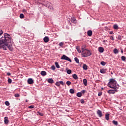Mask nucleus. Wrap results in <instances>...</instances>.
Segmentation results:
<instances>
[{"mask_svg": "<svg viewBox=\"0 0 126 126\" xmlns=\"http://www.w3.org/2000/svg\"><path fill=\"white\" fill-rule=\"evenodd\" d=\"M70 25H71V23H70Z\"/></svg>", "mask_w": 126, "mask_h": 126, "instance_id": "obj_60", "label": "nucleus"}, {"mask_svg": "<svg viewBox=\"0 0 126 126\" xmlns=\"http://www.w3.org/2000/svg\"><path fill=\"white\" fill-rule=\"evenodd\" d=\"M8 82L9 84H10V83H11L12 82V80H11V79H10V78H8Z\"/></svg>", "mask_w": 126, "mask_h": 126, "instance_id": "obj_38", "label": "nucleus"}, {"mask_svg": "<svg viewBox=\"0 0 126 126\" xmlns=\"http://www.w3.org/2000/svg\"><path fill=\"white\" fill-rule=\"evenodd\" d=\"M26 102H28V100L27 99L26 100Z\"/></svg>", "mask_w": 126, "mask_h": 126, "instance_id": "obj_56", "label": "nucleus"}, {"mask_svg": "<svg viewBox=\"0 0 126 126\" xmlns=\"http://www.w3.org/2000/svg\"><path fill=\"white\" fill-rule=\"evenodd\" d=\"M20 18L22 19V18H24V15L23 14H20Z\"/></svg>", "mask_w": 126, "mask_h": 126, "instance_id": "obj_37", "label": "nucleus"}, {"mask_svg": "<svg viewBox=\"0 0 126 126\" xmlns=\"http://www.w3.org/2000/svg\"><path fill=\"white\" fill-rule=\"evenodd\" d=\"M100 64H101V65H106V62L102 61L100 62Z\"/></svg>", "mask_w": 126, "mask_h": 126, "instance_id": "obj_34", "label": "nucleus"}, {"mask_svg": "<svg viewBox=\"0 0 126 126\" xmlns=\"http://www.w3.org/2000/svg\"><path fill=\"white\" fill-rule=\"evenodd\" d=\"M23 12H24V13H27V10H26V9H23Z\"/></svg>", "mask_w": 126, "mask_h": 126, "instance_id": "obj_49", "label": "nucleus"}, {"mask_svg": "<svg viewBox=\"0 0 126 126\" xmlns=\"http://www.w3.org/2000/svg\"><path fill=\"white\" fill-rule=\"evenodd\" d=\"M102 94H103V93L102 92H100L98 94V96H102Z\"/></svg>", "mask_w": 126, "mask_h": 126, "instance_id": "obj_43", "label": "nucleus"}, {"mask_svg": "<svg viewBox=\"0 0 126 126\" xmlns=\"http://www.w3.org/2000/svg\"><path fill=\"white\" fill-rule=\"evenodd\" d=\"M83 68L84 70H87V69H88L87 65H86V64H83Z\"/></svg>", "mask_w": 126, "mask_h": 126, "instance_id": "obj_19", "label": "nucleus"}, {"mask_svg": "<svg viewBox=\"0 0 126 126\" xmlns=\"http://www.w3.org/2000/svg\"><path fill=\"white\" fill-rule=\"evenodd\" d=\"M66 84H67V85H68V86H69L70 85H71V82L70 81H67L66 82Z\"/></svg>", "mask_w": 126, "mask_h": 126, "instance_id": "obj_30", "label": "nucleus"}, {"mask_svg": "<svg viewBox=\"0 0 126 126\" xmlns=\"http://www.w3.org/2000/svg\"><path fill=\"white\" fill-rule=\"evenodd\" d=\"M114 90H109L108 93L109 94H115V92H118V89H114Z\"/></svg>", "mask_w": 126, "mask_h": 126, "instance_id": "obj_7", "label": "nucleus"}, {"mask_svg": "<svg viewBox=\"0 0 126 126\" xmlns=\"http://www.w3.org/2000/svg\"><path fill=\"white\" fill-rule=\"evenodd\" d=\"M59 45L60 46V47H63V43L60 42Z\"/></svg>", "mask_w": 126, "mask_h": 126, "instance_id": "obj_47", "label": "nucleus"}, {"mask_svg": "<svg viewBox=\"0 0 126 126\" xmlns=\"http://www.w3.org/2000/svg\"><path fill=\"white\" fill-rule=\"evenodd\" d=\"M69 92L71 94H74V90H73V89H71L69 90Z\"/></svg>", "mask_w": 126, "mask_h": 126, "instance_id": "obj_29", "label": "nucleus"}, {"mask_svg": "<svg viewBox=\"0 0 126 126\" xmlns=\"http://www.w3.org/2000/svg\"><path fill=\"white\" fill-rule=\"evenodd\" d=\"M51 69H52V70H55V69H56V66H55V65H52L51 66Z\"/></svg>", "mask_w": 126, "mask_h": 126, "instance_id": "obj_42", "label": "nucleus"}, {"mask_svg": "<svg viewBox=\"0 0 126 126\" xmlns=\"http://www.w3.org/2000/svg\"><path fill=\"white\" fill-rule=\"evenodd\" d=\"M43 40L45 43H48V42H49V37L48 36H45L43 38Z\"/></svg>", "mask_w": 126, "mask_h": 126, "instance_id": "obj_16", "label": "nucleus"}, {"mask_svg": "<svg viewBox=\"0 0 126 126\" xmlns=\"http://www.w3.org/2000/svg\"><path fill=\"white\" fill-rule=\"evenodd\" d=\"M81 94H84L85 93V90H83L81 92Z\"/></svg>", "mask_w": 126, "mask_h": 126, "instance_id": "obj_52", "label": "nucleus"}, {"mask_svg": "<svg viewBox=\"0 0 126 126\" xmlns=\"http://www.w3.org/2000/svg\"><path fill=\"white\" fill-rule=\"evenodd\" d=\"M111 74H113V72H111Z\"/></svg>", "mask_w": 126, "mask_h": 126, "instance_id": "obj_59", "label": "nucleus"}, {"mask_svg": "<svg viewBox=\"0 0 126 126\" xmlns=\"http://www.w3.org/2000/svg\"><path fill=\"white\" fill-rule=\"evenodd\" d=\"M71 21L72 23H74L75 24L77 23L76 19L74 17H72L71 18Z\"/></svg>", "mask_w": 126, "mask_h": 126, "instance_id": "obj_10", "label": "nucleus"}, {"mask_svg": "<svg viewBox=\"0 0 126 126\" xmlns=\"http://www.w3.org/2000/svg\"><path fill=\"white\" fill-rule=\"evenodd\" d=\"M62 71H63V69H62Z\"/></svg>", "mask_w": 126, "mask_h": 126, "instance_id": "obj_57", "label": "nucleus"}, {"mask_svg": "<svg viewBox=\"0 0 126 126\" xmlns=\"http://www.w3.org/2000/svg\"><path fill=\"white\" fill-rule=\"evenodd\" d=\"M4 123L5 125H7L9 123V121L8 120V117H4Z\"/></svg>", "mask_w": 126, "mask_h": 126, "instance_id": "obj_9", "label": "nucleus"}, {"mask_svg": "<svg viewBox=\"0 0 126 126\" xmlns=\"http://www.w3.org/2000/svg\"><path fill=\"white\" fill-rule=\"evenodd\" d=\"M83 82L85 86H87V80L86 79H84L83 80Z\"/></svg>", "mask_w": 126, "mask_h": 126, "instance_id": "obj_21", "label": "nucleus"}, {"mask_svg": "<svg viewBox=\"0 0 126 126\" xmlns=\"http://www.w3.org/2000/svg\"><path fill=\"white\" fill-rule=\"evenodd\" d=\"M72 77L75 79V80H77V79H78V76H77V75H76V74H73Z\"/></svg>", "mask_w": 126, "mask_h": 126, "instance_id": "obj_17", "label": "nucleus"}, {"mask_svg": "<svg viewBox=\"0 0 126 126\" xmlns=\"http://www.w3.org/2000/svg\"><path fill=\"white\" fill-rule=\"evenodd\" d=\"M96 114L97 116L99 117V118H102V117L103 116V113H102V111H101V110L99 109L97 110Z\"/></svg>", "mask_w": 126, "mask_h": 126, "instance_id": "obj_8", "label": "nucleus"}, {"mask_svg": "<svg viewBox=\"0 0 126 126\" xmlns=\"http://www.w3.org/2000/svg\"><path fill=\"white\" fill-rule=\"evenodd\" d=\"M107 86L110 87V88H112L113 89H119L120 86L117 83V81L115 80L114 79H110L109 82L107 84Z\"/></svg>", "mask_w": 126, "mask_h": 126, "instance_id": "obj_2", "label": "nucleus"}, {"mask_svg": "<svg viewBox=\"0 0 126 126\" xmlns=\"http://www.w3.org/2000/svg\"><path fill=\"white\" fill-rule=\"evenodd\" d=\"M113 52L115 54H117L119 53V51L117 48H115L113 50Z\"/></svg>", "mask_w": 126, "mask_h": 126, "instance_id": "obj_26", "label": "nucleus"}, {"mask_svg": "<svg viewBox=\"0 0 126 126\" xmlns=\"http://www.w3.org/2000/svg\"><path fill=\"white\" fill-rule=\"evenodd\" d=\"M55 85H56V86L60 87V82H56L55 83Z\"/></svg>", "mask_w": 126, "mask_h": 126, "instance_id": "obj_40", "label": "nucleus"}, {"mask_svg": "<svg viewBox=\"0 0 126 126\" xmlns=\"http://www.w3.org/2000/svg\"><path fill=\"white\" fill-rule=\"evenodd\" d=\"M86 48V45H84L82 46V47H81L82 52L83 51H85V50H87Z\"/></svg>", "mask_w": 126, "mask_h": 126, "instance_id": "obj_23", "label": "nucleus"}, {"mask_svg": "<svg viewBox=\"0 0 126 126\" xmlns=\"http://www.w3.org/2000/svg\"><path fill=\"white\" fill-rule=\"evenodd\" d=\"M59 83H60V84H61V85H63L64 84L63 83V81H60V82H59Z\"/></svg>", "mask_w": 126, "mask_h": 126, "instance_id": "obj_45", "label": "nucleus"}, {"mask_svg": "<svg viewBox=\"0 0 126 126\" xmlns=\"http://www.w3.org/2000/svg\"><path fill=\"white\" fill-rule=\"evenodd\" d=\"M55 64L57 68H60V65L59 64V63L55 62Z\"/></svg>", "mask_w": 126, "mask_h": 126, "instance_id": "obj_28", "label": "nucleus"}, {"mask_svg": "<svg viewBox=\"0 0 126 126\" xmlns=\"http://www.w3.org/2000/svg\"><path fill=\"white\" fill-rule=\"evenodd\" d=\"M28 83L29 84H33L34 83V81H33L32 78H29L28 80Z\"/></svg>", "mask_w": 126, "mask_h": 126, "instance_id": "obj_11", "label": "nucleus"}, {"mask_svg": "<svg viewBox=\"0 0 126 126\" xmlns=\"http://www.w3.org/2000/svg\"><path fill=\"white\" fill-rule=\"evenodd\" d=\"M47 82L48 83H50L52 84L54 83V80L52 78H49L47 80Z\"/></svg>", "mask_w": 126, "mask_h": 126, "instance_id": "obj_14", "label": "nucleus"}, {"mask_svg": "<svg viewBox=\"0 0 126 126\" xmlns=\"http://www.w3.org/2000/svg\"><path fill=\"white\" fill-rule=\"evenodd\" d=\"M113 28L116 30H118V28H119V26H118V25H114L113 26Z\"/></svg>", "mask_w": 126, "mask_h": 126, "instance_id": "obj_31", "label": "nucleus"}, {"mask_svg": "<svg viewBox=\"0 0 126 126\" xmlns=\"http://www.w3.org/2000/svg\"><path fill=\"white\" fill-rule=\"evenodd\" d=\"M100 73H106V72H107V69H105V68H101L100 70Z\"/></svg>", "mask_w": 126, "mask_h": 126, "instance_id": "obj_12", "label": "nucleus"}, {"mask_svg": "<svg viewBox=\"0 0 126 126\" xmlns=\"http://www.w3.org/2000/svg\"><path fill=\"white\" fill-rule=\"evenodd\" d=\"M87 35L88 36H89V37H91V36H92V31L91 30L88 31Z\"/></svg>", "mask_w": 126, "mask_h": 126, "instance_id": "obj_15", "label": "nucleus"}, {"mask_svg": "<svg viewBox=\"0 0 126 126\" xmlns=\"http://www.w3.org/2000/svg\"><path fill=\"white\" fill-rule=\"evenodd\" d=\"M121 60H122V61H123L124 62H125V61H126V57H125V56H122V57H121Z\"/></svg>", "mask_w": 126, "mask_h": 126, "instance_id": "obj_35", "label": "nucleus"}, {"mask_svg": "<svg viewBox=\"0 0 126 126\" xmlns=\"http://www.w3.org/2000/svg\"><path fill=\"white\" fill-rule=\"evenodd\" d=\"M37 114H38V115H39V116H41V117H43V116H44V114H43V113L39 111L37 112Z\"/></svg>", "mask_w": 126, "mask_h": 126, "instance_id": "obj_33", "label": "nucleus"}, {"mask_svg": "<svg viewBox=\"0 0 126 126\" xmlns=\"http://www.w3.org/2000/svg\"><path fill=\"white\" fill-rule=\"evenodd\" d=\"M109 116L110 114L109 113L105 114V120H106V121H109V120H110Z\"/></svg>", "mask_w": 126, "mask_h": 126, "instance_id": "obj_20", "label": "nucleus"}, {"mask_svg": "<svg viewBox=\"0 0 126 126\" xmlns=\"http://www.w3.org/2000/svg\"><path fill=\"white\" fill-rule=\"evenodd\" d=\"M121 51L122 54H123L124 53V50H123V49H121Z\"/></svg>", "mask_w": 126, "mask_h": 126, "instance_id": "obj_55", "label": "nucleus"}, {"mask_svg": "<svg viewBox=\"0 0 126 126\" xmlns=\"http://www.w3.org/2000/svg\"><path fill=\"white\" fill-rule=\"evenodd\" d=\"M112 123L113 125H115V126H118V121H117L113 120L112 121Z\"/></svg>", "mask_w": 126, "mask_h": 126, "instance_id": "obj_27", "label": "nucleus"}, {"mask_svg": "<svg viewBox=\"0 0 126 126\" xmlns=\"http://www.w3.org/2000/svg\"><path fill=\"white\" fill-rule=\"evenodd\" d=\"M86 1V3H87V4H90V3H91V1H90L89 0H85Z\"/></svg>", "mask_w": 126, "mask_h": 126, "instance_id": "obj_32", "label": "nucleus"}, {"mask_svg": "<svg viewBox=\"0 0 126 126\" xmlns=\"http://www.w3.org/2000/svg\"><path fill=\"white\" fill-rule=\"evenodd\" d=\"M118 40H122V37L121 36V35H119L118 37Z\"/></svg>", "mask_w": 126, "mask_h": 126, "instance_id": "obj_51", "label": "nucleus"}, {"mask_svg": "<svg viewBox=\"0 0 126 126\" xmlns=\"http://www.w3.org/2000/svg\"><path fill=\"white\" fill-rule=\"evenodd\" d=\"M74 61L77 63H79V60L78 59V58H77V57H75L74 58Z\"/></svg>", "mask_w": 126, "mask_h": 126, "instance_id": "obj_24", "label": "nucleus"}, {"mask_svg": "<svg viewBox=\"0 0 126 126\" xmlns=\"http://www.w3.org/2000/svg\"><path fill=\"white\" fill-rule=\"evenodd\" d=\"M110 39L112 40V41H115V38L112 36H110Z\"/></svg>", "mask_w": 126, "mask_h": 126, "instance_id": "obj_50", "label": "nucleus"}, {"mask_svg": "<svg viewBox=\"0 0 126 126\" xmlns=\"http://www.w3.org/2000/svg\"><path fill=\"white\" fill-rule=\"evenodd\" d=\"M109 34H110L111 35H113L114 34V32L113 31L110 32Z\"/></svg>", "mask_w": 126, "mask_h": 126, "instance_id": "obj_53", "label": "nucleus"}, {"mask_svg": "<svg viewBox=\"0 0 126 126\" xmlns=\"http://www.w3.org/2000/svg\"><path fill=\"white\" fill-rule=\"evenodd\" d=\"M76 96L77 97H81V96H82V94H81V92H78L77 93Z\"/></svg>", "mask_w": 126, "mask_h": 126, "instance_id": "obj_25", "label": "nucleus"}, {"mask_svg": "<svg viewBox=\"0 0 126 126\" xmlns=\"http://www.w3.org/2000/svg\"><path fill=\"white\" fill-rule=\"evenodd\" d=\"M2 39L4 40V41L7 44V48L9 49V51H13L12 44H11V40H12V38L10 37V35L8 33H5L4 37H3Z\"/></svg>", "mask_w": 126, "mask_h": 126, "instance_id": "obj_1", "label": "nucleus"}, {"mask_svg": "<svg viewBox=\"0 0 126 126\" xmlns=\"http://www.w3.org/2000/svg\"><path fill=\"white\" fill-rule=\"evenodd\" d=\"M34 107L35 106L34 105H31V106H29V108L30 109H33V108H34Z\"/></svg>", "mask_w": 126, "mask_h": 126, "instance_id": "obj_48", "label": "nucleus"}, {"mask_svg": "<svg viewBox=\"0 0 126 126\" xmlns=\"http://www.w3.org/2000/svg\"><path fill=\"white\" fill-rule=\"evenodd\" d=\"M75 48L79 54H82V51H81V50H80V48H79V46H76Z\"/></svg>", "mask_w": 126, "mask_h": 126, "instance_id": "obj_13", "label": "nucleus"}, {"mask_svg": "<svg viewBox=\"0 0 126 126\" xmlns=\"http://www.w3.org/2000/svg\"><path fill=\"white\" fill-rule=\"evenodd\" d=\"M103 43H105V40H103Z\"/></svg>", "mask_w": 126, "mask_h": 126, "instance_id": "obj_58", "label": "nucleus"}, {"mask_svg": "<svg viewBox=\"0 0 126 126\" xmlns=\"http://www.w3.org/2000/svg\"><path fill=\"white\" fill-rule=\"evenodd\" d=\"M7 75H8V76H9L11 75V73H10V72H8V73H7Z\"/></svg>", "mask_w": 126, "mask_h": 126, "instance_id": "obj_54", "label": "nucleus"}, {"mask_svg": "<svg viewBox=\"0 0 126 126\" xmlns=\"http://www.w3.org/2000/svg\"><path fill=\"white\" fill-rule=\"evenodd\" d=\"M6 47L7 48V44L5 42L4 40L0 39V49H3L4 51H6Z\"/></svg>", "mask_w": 126, "mask_h": 126, "instance_id": "obj_5", "label": "nucleus"}, {"mask_svg": "<svg viewBox=\"0 0 126 126\" xmlns=\"http://www.w3.org/2000/svg\"><path fill=\"white\" fill-rule=\"evenodd\" d=\"M15 97H16V98H18L19 97H20V95L18 94H14Z\"/></svg>", "mask_w": 126, "mask_h": 126, "instance_id": "obj_36", "label": "nucleus"}, {"mask_svg": "<svg viewBox=\"0 0 126 126\" xmlns=\"http://www.w3.org/2000/svg\"><path fill=\"white\" fill-rule=\"evenodd\" d=\"M98 51L99 53H103L104 52V48L100 47L98 48Z\"/></svg>", "mask_w": 126, "mask_h": 126, "instance_id": "obj_18", "label": "nucleus"}, {"mask_svg": "<svg viewBox=\"0 0 126 126\" xmlns=\"http://www.w3.org/2000/svg\"><path fill=\"white\" fill-rule=\"evenodd\" d=\"M40 74H41V75H42V76H45L47 75V72H46V71H42L40 73Z\"/></svg>", "mask_w": 126, "mask_h": 126, "instance_id": "obj_22", "label": "nucleus"}, {"mask_svg": "<svg viewBox=\"0 0 126 126\" xmlns=\"http://www.w3.org/2000/svg\"><path fill=\"white\" fill-rule=\"evenodd\" d=\"M80 102L81 103V104H84L85 103L84 100L83 99H81Z\"/></svg>", "mask_w": 126, "mask_h": 126, "instance_id": "obj_44", "label": "nucleus"}, {"mask_svg": "<svg viewBox=\"0 0 126 126\" xmlns=\"http://www.w3.org/2000/svg\"><path fill=\"white\" fill-rule=\"evenodd\" d=\"M61 60H64L65 61H68V62H70V63H71V60L68 58V57L63 55V56L61 57Z\"/></svg>", "mask_w": 126, "mask_h": 126, "instance_id": "obj_6", "label": "nucleus"}, {"mask_svg": "<svg viewBox=\"0 0 126 126\" xmlns=\"http://www.w3.org/2000/svg\"><path fill=\"white\" fill-rule=\"evenodd\" d=\"M41 3V4H43V5H44V6L50 8L51 10H54V7H53V4H52V3L48 1H45L44 0H42V1Z\"/></svg>", "mask_w": 126, "mask_h": 126, "instance_id": "obj_3", "label": "nucleus"}, {"mask_svg": "<svg viewBox=\"0 0 126 126\" xmlns=\"http://www.w3.org/2000/svg\"><path fill=\"white\" fill-rule=\"evenodd\" d=\"M67 74H70V73H71V70H70V69L67 70Z\"/></svg>", "mask_w": 126, "mask_h": 126, "instance_id": "obj_39", "label": "nucleus"}, {"mask_svg": "<svg viewBox=\"0 0 126 126\" xmlns=\"http://www.w3.org/2000/svg\"><path fill=\"white\" fill-rule=\"evenodd\" d=\"M5 104L6 106H9V105H10L9 102L7 101L5 102Z\"/></svg>", "mask_w": 126, "mask_h": 126, "instance_id": "obj_41", "label": "nucleus"}, {"mask_svg": "<svg viewBox=\"0 0 126 126\" xmlns=\"http://www.w3.org/2000/svg\"><path fill=\"white\" fill-rule=\"evenodd\" d=\"M3 32H2V30L1 29H0V36H1L2 35Z\"/></svg>", "mask_w": 126, "mask_h": 126, "instance_id": "obj_46", "label": "nucleus"}, {"mask_svg": "<svg viewBox=\"0 0 126 126\" xmlns=\"http://www.w3.org/2000/svg\"><path fill=\"white\" fill-rule=\"evenodd\" d=\"M92 53L91 51L88 49H86L82 51L81 55L83 58H87V57H90Z\"/></svg>", "mask_w": 126, "mask_h": 126, "instance_id": "obj_4", "label": "nucleus"}]
</instances>
